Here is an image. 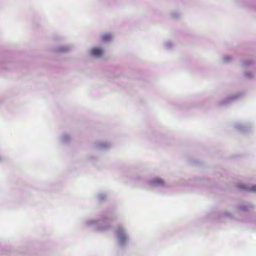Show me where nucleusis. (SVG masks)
<instances>
[{
  "instance_id": "nucleus-5",
  "label": "nucleus",
  "mask_w": 256,
  "mask_h": 256,
  "mask_svg": "<svg viewBox=\"0 0 256 256\" xmlns=\"http://www.w3.org/2000/svg\"><path fill=\"white\" fill-rule=\"evenodd\" d=\"M153 183L155 185H160L164 184L163 181L160 178H156L153 181Z\"/></svg>"
},
{
  "instance_id": "nucleus-3",
  "label": "nucleus",
  "mask_w": 256,
  "mask_h": 256,
  "mask_svg": "<svg viewBox=\"0 0 256 256\" xmlns=\"http://www.w3.org/2000/svg\"><path fill=\"white\" fill-rule=\"evenodd\" d=\"M116 234L122 240H123L126 238V236L124 233V230L122 228H118L117 229Z\"/></svg>"
},
{
  "instance_id": "nucleus-4",
  "label": "nucleus",
  "mask_w": 256,
  "mask_h": 256,
  "mask_svg": "<svg viewBox=\"0 0 256 256\" xmlns=\"http://www.w3.org/2000/svg\"><path fill=\"white\" fill-rule=\"evenodd\" d=\"M112 38V36L110 34H104L102 36V40L103 42H107L110 40Z\"/></svg>"
},
{
  "instance_id": "nucleus-2",
  "label": "nucleus",
  "mask_w": 256,
  "mask_h": 256,
  "mask_svg": "<svg viewBox=\"0 0 256 256\" xmlns=\"http://www.w3.org/2000/svg\"><path fill=\"white\" fill-rule=\"evenodd\" d=\"M239 188L242 190H247L250 192H256V186H252L250 188H248L244 184H240Z\"/></svg>"
},
{
  "instance_id": "nucleus-1",
  "label": "nucleus",
  "mask_w": 256,
  "mask_h": 256,
  "mask_svg": "<svg viewBox=\"0 0 256 256\" xmlns=\"http://www.w3.org/2000/svg\"><path fill=\"white\" fill-rule=\"evenodd\" d=\"M91 54L96 57L100 56L104 53L103 50L99 48H94L92 49Z\"/></svg>"
}]
</instances>
